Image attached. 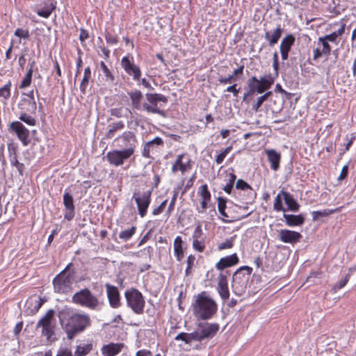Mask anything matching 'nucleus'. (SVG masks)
Segmentation results:
<instances>
[{
	"instance_id": "1",
	"label": "nucleus",
	"mask_w": 356,
	"mask_h": 356,
	"mask_svg": "<svg viewBox=\"0 0 356 356\" xmlns=\"http://www.w3.org/2000/svg\"><path fill=\"white\" fill-rule=\"evenodd\" d=\"M58 318L70 339H73L77 333L83 332L90 323L88 314L74 313L67 307L59 311Z\"/></svg>"
},
{
	"instance_id": "2",
	"label": "nucleus",
	"mask_w": 356,
	"mask_h": 356,
	"mask_svg": "<svg viewBox=\"0 0 356 356\" xmlns=\"http://www.w3.org/2000/svg\"><path fill=\"white\" fill-rule=\"evenodd\" d=\"M193 313L199 319L207 320L216 313L218 305L216 301L203 291L196 296L193 304Z\"/></svg>"
},
{
	"instance_id": "3",
	"label": "nucleus",
	"mask_w": 356,
	"mask_h": 356,
	"mask_svg": "<svg viewBox=\"0 0 356 356\" xmlns=\"http://www.w3.org/2000/svg\"><path fill=\"white\" fill-rule=\"evenodd\" d=\"M252 268L249 266L240 267L233 275L232 288L233 292L238 296L243 295L245 292L249 275Z\"/></svg>"
},
{
	"instance_id": "4",
	"label": "nucleus",
	"mask_w": 356,
	"mask_h": 356,
	"mask_svg": "<svg viewBox=\"0 0 356 356\" xmlns=\"http://www.w3.org/2000/svg\"><path fill=\"white\" fill-rule=\"evenodd\" d=\"M71 265L72 264H69L54 279V289L56 293H67L72 291L73 276L68 273Z\"/></svg>"
},
{
	"instance_id": "5",
	"label": "nucleus",
	"mask_w": 356,
	"mask_h": 356,
	"mask_svg": "<svg viewBox=\"0 0 356 356\" xmlns=\"http://www.w3.org/2000/svg\"><path fill=\"white\" fill-rule=\"evenodd\" d=\"M72 300L76 305L93 310L97 309L100 305L98 298L86 288L75 293L72 296Z\"/></svg>"
},
{
	"instance_id": "6",
	"label": "nucleus",
	"mask_w": 356,
	"mask_h": 356,
	"mask_svg": "<svg viewBox=\"0 0 356 356\" xmlns=\"http://www.w3.org/2000/svg\"><path fill=\"white\" fill-rule=\"evenodd\" d=\"M124 297L127 306L132 311L140 314L143 312L145 301L142 293L136 289L131 288L124 292Z\"/></svg>"
},
{
	"instance_id": "7",
	"label": "nucleus",
	"mask_w": 356,
	"mask_h": 356,
	"mask_svg": "<svg viewBox=\"0 0 356 356\" xmlns=\"http://www.w3.org/2000/svg\"><path fill=\"white\" fill-rule=\"evenodd\" d=\"M145 97L147 102L143 104V109L147 113H156L163 115V112L159 108V103H167L168 98L161 94L147 93Z\"/></svg>"
},
{
	"instance_id": "8",
	"label": "nucleus",
	"mask_w": 356,
	"mask_h": 356,
	"mask_svg": "<svg viewBox=\"0 0 356 356\" xmlns=\"http://www.w3.org/2000/svg\"><path fill=\"white\" fill-rule=\"evenodd\" d=\"M54 311L49 309L37 323V327H42V334L49 340L54 333Z\"/></svg>"
},
{
	"instance_id": "9",
	"label": "nucleus",
	"mask_w": 356,
	"mask_h": 356,
	"mask_svg": "<svg viewBox=\"0 0 356 356\" xmlns=\"http://www.w3.org/2000/svg\"><path fill=\"white\" fill-rule=\"evenodd\" d=\"M151 191H146L143 193H134L133 198L137 204L138 213L143 218L146 215L147 210L151 201Z\"/></svg>"
},
{
	"instance_id": "10",
	"label": "nucleus",
	"mask_w": 356,
	"mask_h": 356,
	"mask_svg": "<svg viewBox=\"0 0 356 356\" xmlns=\"http://www.w3.org/2000/svg\"><path fill=\"white\" fill-rule=\"evenodd\" d=\"M132 149L110 151L106 154L109 163L115 166L121 165L125 160L131 156Z\"/></svg>"
},
{
	"instance_id": "11",
	"label": "nucleus",
	"mask_w": 356,
	"mask_h": 356,
	"mask_svg": "<svg viewBox=\"0 0 356 356\" xmlns=\"http://www.w3.org/2000/svg\"><path fill=\"white\" fill-rule=\"evenodd\" d=\"M192 168L191 159L188 154L184 153L177 156L172 165V172L176 173L180 171L182 175Z\"/></svg>"
},
{
	"instance_id": "12",
	"label": "nucleus",
	"mask_w": 356,
	"mask_h": 356,
	"mask_svg": "<svg viewBox=\"0 0 356 356\" xmlns=\"http://www.w3.org/2000/svg\"><path fill=\"white\" fill-rule=\"evenodd\" d=\"M9 130L14 131L16 134L18 139L24 146L27 145L30 143L29 131L22 122L19 121H14L11 122L9 125Z\"/></svg>"
},
{
	"instance_id": "13",
	"label": "nucleus",
	"mask_w": 356,
	"mask_h": 356,
	"mask_svg": "<svg viewBox=\"0 0 356 356\" xmlns=\"http://www.w3.org/2000/svg\"><path fill=\"white\" fill-rule=\"evenodd\" d=\"M219 330L218 323L207 324L195 331L196 334V341H200L204 339H211L215 336Z\"/></svg>"
},
{
	"instance_id": "14",
	"label": "nucleus",
	"mask_w": 356,
	"mask_h": 356,
	"mask_svg": "<svg viewBox=\"0 0 356 356\" xmlns=\"http://www.w3.org/2000/svg\"><path fill=\"white\" fill-rule=\"evenodd\" d=\"M121 65L126 73L132 76L134 81H140L142 74L141 71L140 67L134 61L130 60L127 56H124L121 60Z\"/></svg>"
},
{
	"instance_id": "15",
	"label": "nucleus",
	"mask_w": 356,
	"mask_h": 356,
	"mask_svg": "<svg viewBox=\"0 0 356 356\" xmlns=\"http://www.w3.org/2000/svg\"><path fill=\"white\" fill-rule=\"evenodd\" d=\"M115 140L121 141L122 143L120 146L124 147V149H132V154H134L137 143V139L134 132L130 131H124Z\"/></svg>"
},
{
	"instance_id": "16",
	"label": "nucleus",
	"mask_w": 356,
	"mask_h": 356,
	"mask_svg": "<svg viewBox=\"0 0 356 356\" xmlns=\"http://www.w3.org/2000/svg\"><path fill=\"white\" fill-rule=\"evenodd\" d=\"M105 286L110 306L113 308H118L121 305V302L118 288L108 283L106 284Z\"/></svg>"
},
{
	"instance_id": "17",
	"label": "nucleus",
	"mask_w": 356,
	"mask_h": 356,
	"mask_svg": "<svg viewBox=\"0 0 356 356\" xmlns=\"http://www.w3.org/2000/svg\"><path fill=\"white\" fill-rule=\"evenodd\" d=\"M301 238L300 233L289 229H281L278 234V238L286 243H296Z\"/></svg>"
},
{
	"instance_id": "18",
	"label": "nucleus",
	"mask_w": 356,
	"mask_h": 356,
	"mask_svg": "<svg viewBox=\"0 0 356 356\" xmlns=\"http://www.w3.org/2000/svg\"><path fill=\"white\" fill-rule=\"evenodd\" d=\"M217 291L220 298L224 300H227L229 298V291L228 289V282L227 276L223 274H220L218 277V282L217 285Z\"/></svg>"
},
{
	"instance_id": "19",
	"label": "nucleus",
	"mask_w": 356,
	"mask_h": 356,
	"mask_svg": "<svg viewBox=\"0 0 356 356\" xmlns=\"http://www.w3.org/2000/svg\"><path fill=\"white\" fill-rule=\"evenodd\" d=\"M239 261L236 253L231 255L222 257L218 262L216 264V268L219 270H222L225 268L233 266L237 264Z\"/></svg>"
},
{
	"instance_id": "20",
	"label": "nucleus",
	"mask_w": 356,
	"mask_h": 356,
	"mask_svg": "<svg viewBox=\"0 0 356 356\" xmlns=\"http://www.w3.org/2000/svg\"><path fill=\"white\" fill-rule=\"evenodd\" d=\"M284 29L281 27V25H277V27L274 29L273 33H270L269 31H266L264 33V38L268 42V44L270 47H273L275 44L279 41Z\"/></svg>"
},
{
	"instance_id": "21",
	"label": "nucleus",
	"mask_w": 356,
	"mask_h": 356,
	"mask_svg": "<svg viewBox=\"0 0 356 356\" xmlns=\"http://www.w3.org/2000/svg\"><path fill=\"white\" fill-rule=\"evenodd\" d=\"M122 343H111L104 345L101 348V353L102 356H115L122 350Z\"/></svg>"
},
{
	"instance_id": "22",
	"label": "nucleus",
	"mask_w": 356,
	"mask_h": 356,
	"mask_svg": "<svg viewBox=\"0 0 356 356\" xmlns=\"http://www.w3.org/2000/svg\"><path fill=\"white\" fill-rule=\"evenodd\" d=\"M45 300L42 298L33 296L29 298L26 302V307L29 310V314H35L42 307Z\"/></svg>"
},
{
	"instance_id": "23",
	"label": "nucleus",
	"mask_w": 356,
	"mask_h": 356,
	"mask_svg": "<svg viewBox=\"0 0 356 356\" xmlns=\"http://www.w3.org/2000/svg\"><path fill=\"white\" fill-rule=\"evenodd\" d=\"M266 154L268 156V160L270 163L271 169L274 171H277L280 168V162L281 159L280 154L273 149H266Z\"/></svg>"
},
{
	"instance_id": "24",
	"label": "nucleus",
	"mask_w": 356,
	"mask_h": 356,
	"mask_svg": "<svg viewBox=\"0 0 356 356\" xmlns=\"http://www.w3.org/2000/svg\"><path fill=\"white\" fill-rule=\"evenodd\" d=\"M283 217L285 220L286 224L289 227L301 225L305 221V218L301 214L291 215L284 213Z\"/></svg>"
},
{
	"instance_id": "25",
	"label": "nucleus",
	"mask_w": 356,
	"mask_h": 356,
	"mask_svg": "<svg viewBox=\"0 0 356 356\" xmlns=\"http://www.w3.org/2000/svg\"><path fill=\"white\" fill-rule=\"evenodd\" d=\"M128 95L130 97L131 105L136 110H140L141 108H143V104H141L143 94L140 90H135L134 91L128 92Z\"/></svg>"
},
{
	"instance_id": "26",
	"label": "nucleus",
	"mask_w": 356,
	"mask_h": 356,
	"mask_svg": "<svg viewBox=\"0 0 356 356\" xmlns=\"http://www.w3.org/2000/svg\"><path fill=\"white\" fill-rule=\"evenodd\" d=\"M282 193L285 204L288 207V210L291 211H298L299 210L300 205L293 198V195L283 190H282Z\"/></svg>"
},
{
	"instance_id": "27",
	"label": "nucleus",
	"mask_w": 356,
	"mask_h": 356,
	"mask_svg": "<svg viewBox=\"0 0 356 356\" xmlns=\"http://www.w3.org/2000/svg\"><path fill=\"white\" fill-rule=\"evenodd\" d=\"M273 83V80L270 77L262 76L257 81V92L262 93L268 90Z\"/></svg>"
},
{
	"instance_id": "28",
	"label": "nucleus",
	"mask_w": 356,
	"mask_h": 356,
	"mask_svg": "<svg viewBox=\"0 0 356 356\" xmlns=\"http://www.w3.org/2000/svg\"><path fill=\"white\" fill-rule=\"evenodd\" d=\"M21 108L30 113H35L37 109V104L35 99L23 98L19 104Z\"/></svg>"
},
{
	"instance_id": "29",
	"label": "nucleus",
	"mask_w": 356,
	"mask_h": 356,
	"mask_svg": "<svg viewBox=\"0 0 356 356\" xmlns=\"http://www.w3.org/2000/svg\"><path fill=\"white\" fill-rule=\"evenodd\" d=\"M226 209V200L223 197H219L218 198V209L220 213V214L222 216L221 220L226 223L232 222L234 221V220L229 219V216L225 212Z\"/></svg>"
},
{
	"instance_id": "30",
	"label": "nucleus",
	"mask_w": 356,
	"mask_h": 356,
	"mask_svg": "<svg viewBox=\"0 0 356 356\" xmlns=\"http://www.w3.org/2000/svg\"><path fill=\"white\" fill-rule=\"evenodd\" d=\"M294 42L295 38L293 35L291 34L287 35L281 41L280 46V51L289 52Z\"/></svg>"
},
{
	"instance_id": "31",
	"label": "nucleus",
	"mask_w": 356,
	"mask_h": 356,
	"mask_svg": "<svg viewBox=\"0 0 356 356\" xmlns=\"http://www.w3.org/2000/svg\"><path fill=\"white\" fill-rule=\"evenodd\" d=\"M124 128V124L122 121H118L117 122L110 124L108 125V131L106 134V137L107 138H112L113 137H114L116 131H120Z\"/></svg>"
},
{
	"instance_id": "32",
	"label": "nucleus",
	"mask_w": 356,
	"mask_h": 356,
	"mask_svg": "<svg viewBox=\"0 0 356 356\" xmlns=\"http://www.w3.org/2000/svg\"><path fill=\"white\" fill-rule=\"evenodd\" d=\"M182 238L177 236L174 241V252L175 255L178 261H181L184 257V251L182 249Z\"/></svg>"
},
{
	"instance_id": "33",
	"label": "nucleus",
	"mask_w": 356,
	"mask_h": 356,
	"mask_svg": "<svg viewBox=\"0 0 356 356\" xmlns=\"http://www.w3.org/2000/svg\"><path fill=\"white\" fill-rule=\"evenodd\" d=\"M175 341H182L186 344H191L192 341H196L195 331L191 333L181 332L175 337Z\"/></svg>"
},
{
	"instance_id": "34",
	"label": "nucleus",
	"mask_w": 356,
	"mask_h": 356,
	"mask_svg": "<svg viewBox=\"0 0 356 356\" xmlns=\"http://www.w3.org/2000/svg\"><path fill=\"white\" fill-rule=\"evenodd\" d=\"M56 8V2H51L46 4L43 8L38 9L36 13L38 15L44 18H48Z\"/></svg>"
},
{
	"instance_id": "35",
	"label": "nucleus",
	"mask_w": 356,
	"mask_h": 356,
	"mask_svg": "<svg viewBox=\"0 0 356 356\" xmlns=\"http://www.w3.org/2000/svg\"><path fill=\"white\" fill-rule=\"evenodd\" d=\"M100 69L102 72L105 82L109 84L112 83L115 79L114 76L103 61L100 62Z\"/></svg>"
},
{
	"instance_id": "36",
	"label": "nucleus",
	"mask_w": 356,
	"mask_h": 356,
	"mask_svg": "<svg viewBox=\"0 0 356 356\" xmlns=\"http://www.w3.org/2000/svg\"><path fill=\"white\" fill-rule=\"evenodd\" d=\"M92 349V345L91 343L80 344L76 346L74 352V356H86Z\"/></svg>"
},
{
	"instance_id": "37",
	"label": "nucleus",
	"mask_w": 356,
	"mask_h": 356,
	"mask_svg": "<svg viewBox=\"0 0 356 356\" xmlns=\"http://www.w3.org/2000/svg\"><path fill=\"white\" fill-rule=\"evenodd\" d=\"M19 119L29 126H35L36 124V120L30 115L26 111L21 112Z\"/></svg>"
},
{
	"instance_id": "38",
	"label": "nucleus",
	"mask_w": 356,
	"mask_h": 356,
	"mask_svg": "<svg viewBox=\"0 0 356 356\" xmlns=\"http://www.w3.org/2000/svg\"><path fill=\"white\" fill-rule=\"evenodd\" d=\"M282 200H284V199H283V196H282V191H281L275 197L274 204H273V209L276 211H282L284 213H285L286 209L283 207Z\"/></svg>"
},
{
	"instance_id": "39",
	"label": "nucleus",
	"mask_w": 356,
	"mask_h": 356,
	"mask_svg": "<svg viewBox=\"0 0 356 356\" xmlns=\"http://www.w3.org/2000/svg\"><path fill=\"white\" fill-rule=\"evenodd\" d=\"M63 204L65 209L74 210V200L72 195L68 192H65L63 195Z\"/></svg>"
},
{
	"instance_id": "40",
	"label": "nucleus",
	"mask_w": 356,
	"mask_h": 356,
	"mask_svg": "<svg viewBox=\"0 0 356 356\" xmlns=\"http://www.w3.org/2000/svg\"><path fill=\"white\" fill-rule=\"evenodd\" d=\"M136 230V227L132 226L131 228H129L128 229L122 231L119 234V237H120V238L122 239L124 241H128L135 234Z\"/></svg>"
},
{
	"instance_id": "41",
	"label": "nucleus",
	"mask_w": 356,
	"mask_h": 356,
	"mask_svg": "<svg viewBox=\"0 0 356 356\" xmlns=\"http://www.w3.org/2000/svg\"><path fill=\"white\" fill-rule=\"evenodd\" d=\"M336 210L334 209H324L323 211H312V219L313 220H317L320 217H325L330 214L333 213Z\"/></svg>"
},
{
	"instance_id": "42",
	"label": "nucleus",
	"mask_w": 356,
	"mask_h": 356,
	"mask_svg": "<svg viewBox=\"0 0 356 356\" xmlns=\"http://www.w3.org/2000/svg\"><path fill=\"white\" fill-rule=\"evenodd\" d=\"M11 82L9 81L3 87L0 88V97L8 99L10 97Z\"/></svg>"
},
{
	"instance_id": "43",
	"label": "nucleus",
	"mask_w": 356,
	"mask_h": 356,
	"mask_svg": "<svg viewBox=\"0 0 356 356\" xmlns=\"http://www.w3.org/2000/svg\"><path fill=\"white\" fill-rule=\"evenodd\" d=\"M318 45L322 46V53H324V55L328 56L331 51V47L329 44V42H327L322 37L318 38Z\"/></svg>"
},
{
	"instance_id": "44",
	"label": "nucleus",
	"mask_w": 356,
	"mask_h": 356,
	"mask_svg": "<svg viewBox=\"0 0 356 356\" xmlns=\"http://www.w3.org/2000/svg\"><path fill=\"white\" fill-rule=\"evenodd\" d=\"M198 194L201 196L202 200L204 201H209L211 200V193L206 184H203L200 187Z\"/></svg>"
},
{
	"instance_id": "45",
	"label": "nucleus",
	"mask_w": 356,
	"mask_h": 356,
	"mask_svg": "<svg viewBox=\"0 0 356 356\" xmlns=\"http://www.w3.org/2000/svg\"><path fill=\"white\" fill-rule=\"evenodd\" d=\"M15 36L19 38V42H21V39H28L30 36L29 31L28 29H24L17 28L14 32Z\"/></svg>"
},
{
	"instance_id": "46",
	"label": "nucleus",
	"mask_w": 356,
	"mask_h": 356,
	"mask_svg": "<svg viewBox=\"0 0 356 356\" xmlns=\"http://www.w3.org/2000/svg\"><path fill=\"white\" fill-rule=\"evenodd\" d=\"M270 94V92H266L264 95H261V97H259L257 99V102L252 105V109L254 112H257L259 108L261 107V104L264 103V101H266L267 99V98Z\"/></svg>"
},
{
	"instance_id": "47",
	"label": "nucleus",
	"mask_w": 356,
	"mask_h": 356,
	"mask_svg": "<svg viewBox=\"0 0 356 356\" xmlns=\"http://www.w3.org/2000/svg\"><path fill=\"white\" fill-rule=\"evenodd\" d=\"M257 81H258V79L256 76H252L248 80V86L249 90L247 92V95H252L255 92V91H257Z\"/></svg>"
},
{
	"instance_id": "48",
	"label": "nucleus",
	"mask_w": 356,
	"mask_h": 356,
	"mask_svg": "<svg viewBox=\"0 0 356 356\" xmlns=\"http://www.w3.org/2000/svg\"><path fill=\"white\" fill-rule=\"evenodd\" d=\"M31 80L32 76L30 75V73H26L19 85V88H25L29 87L31 83Z\"/></svg>"
},
{
	"instance_id": "49",
	"label": "nucleus",
	"mask_w": 356,
	"mask_h": 356,
	"mask_svg": "<svg viewBox=\"0 0 356 356\" xmlns=\"http://www.w3.org/2000/svg\"><path fill=\"white\" fill-rule=\"evenodd\" d=\"M233 238H227L223 243L218 245V248L220 250L229 249L233 246Z\"/></svg>"
},
{
	"instance_id": "50",
	"label": "nucleus",
	"mask_w": 356,
	"mask_h": 356,
	"mask_svg": "<svg viewBox=\"0 0 356 356\" xmlns=\"http://www.w3.org/2000/svg\"><path fill=\"white\" fill-rule=\"evenodd\" d=\"M124 110L123 108H114L111 109L110 113L111 115L113 116H115L116 118H123L125 117V115L124 113Z\"/></svg>"
},
{
	"instance_id": "51",
	"label": "nucleus",
	"mask_w": 356,
	"mask_h": 356,
	"mask_svg": "<svg viewBox=\"0 0 356 356\" xmlns=\"http://www.w3.org/2000/svg\"><path fill=\"white\" fill-rule=\"evenodd\" d=\"M90 78V76L83 75V77L81 82L80 90H81V92L83 94L86 92V90L88 85Z\"/></svg>"
},
{
	"instance_id": "52",
	"label": "nucleus",
	"mask_w": 356,
	"mask_h": 356,
	"mask_svg": "<svg viewBox=\"0 0 356 356\" xmlns=\"http://www.w3.org/2000/svg\"><path fill=\"white\" fill-rule=\"evenodd\" d=\"M193 248L198 252H202L204 249V245L199 239H193Z\"/></svg>"
},
{
	"instance_id": "53",
	"label": "nucleus",
	"mask_w": 356,
	"mask_h": 356,
	"mask_svg": "<svg viewBox=\"0 0 356 356\" xmlns=\"http://www.w3.org/2000/svg\"><path fill=\"white\" fill-rule=\"evenodd\" d=\"M236 81V78L234 77L232 74L229 75L227 77L220 78L218 79L219 83L221 84L231 83Z\"/></svg>"
},
{
	"instance_id": "54",
	"label": "nucleus",
	"mask_w": 356,
	"mask_h": 356,
	"mask_svg": "<svg viewBox=\"0 0 356 356\" xmlns=\"http://www.w3.org/2000/svg\"><path fill=\"white\" fill-rule=\"evenodd\" d=\"M273 67L276 75L278 74L279 70V62H278V54L277 51H275L273 56Z\"/></svg>"
},
{
	"instance_id": "55",
	"label": "nucleus",
	"mask_w": 356,
	"mask_h": 356,
	"mask_svg": "<svg viewBox=\"0 0 356 356\" xmlns=\"http://www.w3.org/2000/svg\"><path fill=\"white\" fill-rule=\"evenodd\" d=\"M236 188L242 190L251 189L250 185L242 179H238L236 184Z\"/></svg>"
},
{
	"instance_id": "56",
	"label": "nucleus",
	"mask_w": 356,
	"mask_h": 356,
	"mask_svg": "<svg viewBox=\"0 0 356 356\" xmlns=\"http://www.w3.org/2000/svg\"><path fill=\"white\" fill-rule=\"evenodd\" d=\"M323 39H325L327 42H331L337 44V36L336 35V33L332 32L330 34L325 35V36L322 37Z\"/></svg>"
},
{
	"instance_id": "57",
	"label": "nucleus",
	"mask_w": 356,
	"mask_h": 356,
	"mask_svg": "<svg viewBox=\"0 0 356 356\" xmlns=\"http://www.w3.org/2000/svg\"><path fill=\"white\" fill-rule=\"evenodd\" d=\"M167 200H165L163 202H161V204L156 208H155L153 211H152V214L154 216H157L159 214H160L161 213L163 212L165 207L166 206V204H167Z\"/></svg>"
},
{
	"instance_id": "58",
	"label": "nucleus",
	"mask_w": 356,
	"mask_h": 356,
	"mask_svg": "<svg viewBox=\"0 0 356 356\" xmlns=\"http://www.w3.org/2000/svg\"><path fill=\"white\" fill-rule=\"evenodd\" d=\"M348 280H349V275L348 274L343 279H342L338 284H337L334 286V289L337 290V289H342L343 286H346V284H347Z\"/></svg>"
},
{
	"instance_id": "59",
	"label": "nucleus",
	"mask_w": 356,
	"mask_h": 356,
	"mask_svg": "<svg viewBox=\"0 0 356 356\" xmlns=\"http://www.w3.org/2000/svg\"><path fill=\"white\" fill-rule=\"evenodd\" d=\"M177 197V192L174 191L173 196H172L171 201L170 202V204L168 206V213H170L174 209Z\"/></svg>"
},
{
	"instance_id": "60",
	"label": "nucleus",
	"mask_w": 356,
	"mask_h": 356,
	"mask_svg": "<svg viewBox=\"0 0 356 356\" xmlns=\"http://www.w3.org/2000/svg\"><path fill=\"white\" fill-rule=\"evenodd\" d=\"M348 167L347 165H346L342 168L341 173H340L339 176L338 177V180L341 181V180L344 179L348 175Z\"/></svg>"
},
{
	"instance_id": "61",
	"label": "nucleus",
	"mask_w": 356,
	"mask_h": 356,
	"mask_svg": "<svg viewBox=\"0 0 356 356\" xmlns=\"http://www.w3.org/2000/svg\"><path fill=\"white\" fill-rule=\"evenodd\" d=\"M106 42L109 44H115L118 42V39L116 37L111 35V34H106Z\"/></svg>"
},
{
	"instance_id": "62",
	"label": "nucleus",
	"mask_w": 356,
	"mask_h": 356,
	"mask_svg": "<svg viewBox=\"0 0 356 356\" xmlns=\"http://www.w3.org/2000/svg\"><path fill=\"white\" fill-rule=\"evenodd\" d=\"M8 150L10 157L17 155V147L13 143H9L8 145Z\"/></svg>"
},
{
	"instance_id": "63",
	"label": "nucleus",
	"mask_w": 356,
	"mask_h": 356,
	"mask_svg": "<svg viewBox=\"0 0 356 356\" xmlns=\"http://www.w3.org/2000/svg\"><path fill=\"white\" fill-rule=\"evenodd\" d=\"M56 356H73L72 351L68 348L60 349Z\"/></svg>"
},
{
	"instance_id": "64",
	"label": "nucleus",
	"mask_w": 356,
	"mask_h": 356,
	"mask_svg": "<svg viewBox=\"0 0 356 356\" xmlns=\"http://www.w3.org/2000/svg\"><path fill=\"white\" fill-rule=\"evenodd\" d=\"M151 351L143 349L137 351L136 356H151Z\"/></svg>"
}]
</instances>
